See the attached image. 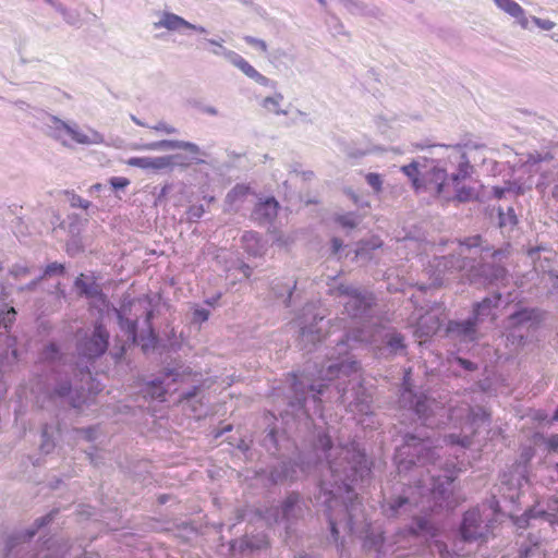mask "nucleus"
<instances>
[{
	"label": "nucleus",
	"mask_w": 558,
	"mask_h": 558,
	"mask_svg": "<svg viewBox=\"0 0 558 558\" xmlns=\"http://www.w3.org/2000/svg\"><path fill=\"white\" fill-rule=\"evenodd\" d=\"M313 456L305 461H281L269 472L271 484L293 482L312 469L319 470L318 501L325 506V514L333 541L338 539V525L342 522L350 533L364 532L369 526L363 505L353 490V485L364 481L371 465L364 449L356 441L345 446H333L329 435L318 433L313 446Z\"/></svg>",
	"instance_id": "obj_3"
},
{
	"label": "nucleus",
	"mask_w": 558,
	"mask_h": 558,
	"mask_svg": "<svg viewBox=\"0 0 558 558\" xmlns=\"http://www.w3.org/2000/svg\"><path fill=\"white\" fill-rule=\"evenodd\" d=\"M52 521V514L49 513L35 520L34 525L24 532H17L10 535L5 543L7 558H59L50 554L49 548H43L37 554H31L28 542L36 535L38 530Z\"/></svg>",
	"instance_id": "obj_9"
},
{
	"label": "nucleus",
	"mask_w": 558,
	"mask_h": 558,
	"mask_svg": "<svg viewBox=\"0 0 558 558\" xmlns=\"http://www.w3.org/2000/svg\"><path fill=\"white\" fill-rule=\"evenodd\" d=\"M497 251L489 253L488 250L481 247V236L468 239L458 245L454 254L436 257L433 267L436 268L434 282L442 284L444 276L447 271H461L470 284L478 288L505 286L508 280V274L504 266L487 262V258H494Z\"/></svg>",
	"instance_id": "obj_4"
},
{
	"label": "nucleus",
	"mask_w": 558,
	"mask_h": 558,
	"mask_svg": "<svg viewBox=\"0 0 558 558\" xmlns=\"http://www.w3.org/2000/svg\"><path fill=\"white\" fill-rule=\"evenodd\" d=\"M336 221L340 226H342L343 228L353 229V228H355L359 225L360 219H359V217L355 214L348 213V214H344V215H339L336 218Z\"/></svg>",
	"instance_id": "obj_37"
},
{
	"label": "nucleus",
	"mask_w": 558,
	"mask_h": 558,
	"mask_svg": "<svg viewBox=\"0 0 558 558\" xmlns=\"http://www.w3.org/2000/svg\"><path fill=\"white\" fill-rule=\"evenodd\" d=\"M440 327L439 319L433 314H426L420 317L416 324L415 335L418 338L434 335Z\"/></svg>",
	"instance_id": "obj_24"
},
{
	"label": "nucleus",
	"mask_w": 558,
	"mask_h": 558,
	"mask_svg": "<svg viewBox=\"0 0 558 558\" xmlns=\"http://www.w3.org/2000/svg\"><path fill=\"white\" fill-rule=\"evenodd\" d=\"M154 28H166L169 32L178 33L192 31L199 35H204V37H201L197 40L198 49L206 50L216 57H222L229 62L235 54V51L230 50L225 46L223 38L219 36L214 38H207L206 35L208 34V29L206 27L198 24H192L182 16L169 11H163L160 14V19L154 23Z\"/></svg>",
	"instance_id": "obj_7"
},
{
	"label": "nucleus",
	"mask_w": 558,
	"mask_h": 558,
	"mask_svg": "<svg viewBox=\"0 0 558 558\" xmlns=\"http://www.w3.org/2000/svg\"><path fill=\"white\" fill-rule=\"evenodd\" d=\"M44 278V276H40L38 277L37 279H34L33 281H31L29 283H27L25 287H22L21 290L24 291V290H28V291H32V290H35L37 284L39 283V281Z\"/></svg>",
	"instance_id": "obj_62"
},
{
	"label": "nucleus",
	"mask_w": 558,
	"mask_h": 558,
	"mask_svg": "<svg viewBox=\"0 0 558 558\" xmlns=\"http://www.w3.org/2000/svg\"><path fill=\"white\" fill-rule=\"evenodd\" d=\"M110 185L114 190H122L130 184V180L124 177H112L109 180Z\"/></svg>",
	"instance_id": "obj_53"
},
{
	"label": "nucleus",
	"mask_w": 558,
	"mask_h": 558,
	"mask_svg": "<svg viewBox=\"0 0 558 558\" xmlns=\"http://www.w3.org/2000/svg\"><path fill=\"white\" fill-rule=\"evenodd\" d=\"M425 191L442 202L469 203L477 198L478 193L474 185L466 181L449 179L444 168L434 166L424 175Z\"/></svg>",
	"instance_id": "obj_6"
},
{
	"label": "nucleus",
	"mask_w": 558,
	"mask_h": 558,
	"mask_svg": "<svg viewBox=\"0 0 558 558\" xmlns=\"http://www.w3.org/2000/svg\"><path fill=\"white\" fill-rule=\"evenodd\" d=\"M16 317L14 307H8L3 304L0 307V348L4 350L5 359L15 361L17 359V350L15 349V338L8 335L9 328L12 326Z\"/></svg>",
	"instance_id": "obj_12"
},
{
	"label": "nucleus",
	"mask_w": 558,
	"mask_h": 558,
	"mask_svg": "<svg viewBox=\"0 0 558 558\" xmlns=\"http://www.w3.org/2000/svg\"><path fill=\"white\" fill-rule=\"evenodd\" d=\"M454 362L466 372H474L477 369V365L470 360L457 356Z\"/></svg>",
	"instance_id": "obj_54"
},
{
	"label": "nucleus",
	"mask_w": 558,
	"mask_h": 558,
	"mask_svg": "<svg viewBox=\"0 0 558 558\" xmlns=\"http://www.w3.org/2000/svg\"><path fill=\"white\" fill-rule=\"evenodd\" d=\"M401 171L411 180L413 186L418 190L421 187L425 189L424 184V175L427 171H425L422 175V181L420 180V163L413 160L411 163L402 166Z\"/></svg>",
	"instance_id": "obj_28"
},
{
	"label": "nucleus",
	"mask_w": 558,
	"mask_h": 558,
	"mask_svg": "<svg viewBox=\"0 0 558 558\" xmlns=\"http://www.w3.org/2000/svg\"><path fill=\"white\" fill-rule=\"evenodd\" d=\"M500 226L514 225L517 222V217L513 208L509 207L507 214L499 213Z\"/></svg>",
	"instance_id": "obj_50"
},
{
	"label": "nucleus",
	"mask_w": 558,
	"mask_h": 558,
	"mask_svg": "<svg viewBox=\"0 0 558 558\" xmlns=\"http://www.w3.org/2000/svg\"><path fill=\"white\" fill-rule=\"evenodd\" d=\"M501 294L499 292L494 293L490 296L483 299L473 306L472 318L478 324L485 318L493 315V310L499 305Z\"/></svg>",
	"instance_id": "obj_22"
},
{
	"label": "nucleus",
	"mask_w": 558,
	"mask_h": 558,
	"mask_svg": "<svg viewBox=\"0 0 558 558\" xmlns=\"http://www.w3.org/2000/svg\"><path fill=\"white\" fill-rule=\"evenodd\" d=\"M84 389L83 387H72V384L69 379L60 380L57 383L51 398L57 400L64 405H70L72 408H80L84 400Z\"/></svg>",
	"instance_id": "obj_13"
},
{
	"label": "nucleus",
	"mask_w": 558,
	"mask_h": 558,
	"mask_svg": "<svg viewBox=\"0 0 558 558\" xmlns=\"http://www.w3.org/2000/svg\"><path fill=\"white\" fill-rule=\"evenodd\" d=\"M398 404L401 423L417 420L434 428L445 424L447 418L461 432L445 435L437 444L427 436L410 433L403 436V442L395 454L402 488L381 504V512L388 519L416 518L420 513L448 507L453 476L449 474V463L444 459V449L439 442L468 448L477 428L489 418L483 408L474 409L466 402L447 411L436 399L409 388L401 391Z\"/></svg>",
	"instance_id": "obj_1"
},
{
	"label": "nucleus",
	"mask_w": 558,
	"mask_h": 558,
	"mask_svg": "<svg viewBox=\"0 0 558 558\" xmlns=\"http://www.w3.org/2000/svg\"><path fill=\"white\" fill-rule=\"evenodd\" d=\"M365 547L374 548L377 551H381L383 549V537L381 535L373 536L368 535L365 541Z\"/></svg>",
	"instance_id": "obj_48"
},
{
	"label": "nucleus",
	"mask_w": 558,
	"mask_h": 558,
	"mask_svg": "<svg viewBox=\"0 0 558 558\" xmlns=\"http://www.w3.org/2000/svg\"><path fill=\"white\" fill-rule=\"evenodd\" d=\"M109 333L107 329L101 325L97 324L90 336L85 337L77 343V353L82 361L76 363V369L78 371L82 379L90 378V371L88 362L101 356L108 349Z\"/></svg>",
	"instance_id": "obj_10"
},
{
	"label": "nucleus",
	"mask_w": 558,
	"mask_h": 558,
	"mask_svg": "<svg viewBox=\"0 0 558 558\" xmlns=\"http://www.w3.org/2000/svg\"><path fill=\"white\" fill-rule=\"evenodd\" d=\"M46 133L63 146H70L69 138L81 145H99L105 143V137L98 131L88 128L83 131L75 122L69 123L54 116H47L45 122Z\"/></svg>",
	"instance_id": "obj_8"
},
{
	"label": "nucleus",
	"mask_w": 558,
	"mask_h": 558,
	"mask_svg": "<svg viewBox=\"0 0 558 558\" xmlns=\"http://www.w3.org/2000/svg\"><path fill=\"white\" fill-rule=\"evenodd\" d=\"M243 39L247 45L260 50L264 53H266L268 50V46H267L266 41L263 39H259V38H256L253 36H248V35L245 36Z\"/></svg>",
	"instance_id": "obj_43"
},
{
	"label": "nucleus",
	"mask_w": 558,
	"mask_h": 558,
	"mask_svg": "<svg viewBox=\"0 0 558 558\" xmlns=\"http://www.w3.org/2000/svg\"><path fill=\"white\" fill-rule=\"evenodd\" d=\"M247 194V187L244 185H235L226 196V202L232 206L236 201L241 199Z\"/></svg>",
	"instance_id": "obj_38"
},
{
	"label": "nucleus",
	"mask_w": 558,
	"mask_h": 558,
	"mask_svg": "<svg viewBox=\"0 0 558 558\" xmlns=\"http://www.w3.org/2000/svg\"><path fill=\"white\" fill-rule=\"evenodd\" d=\"M179 376V373L174 372L173 369L166 373L163 379H155L150 381L147 386V393L150 395L153 399L163 401L165 396L167 393V388L165 387V381L172 377V381L177 380V377Z\"/></svg>",
	"instance_id": "obj_25"
},
{
	"label": "nucleus",
	"mask_w": 558,
	"mask_h": 558,
	"mask_svg": "<svg viewBox=\"0 0 558 558\" xmlns=\"http://www.w3.org/2000/svg\"><path fill=\"white\" fill-rule=\"evenodd\" d=\"M324 320V317H318L317 315L314 316V322L310 325L304 324L303 322L300 323L301 325V333H300V340L303 344V348L307 351H311V348H307L308 344H312L313 347L319 342L323 338V327L318 326Z\"/></svg>",
	"instance_id": "obj_17"
},
{
	"label": "nucleus",
	"mask_w": 558,
	"mask_h": 558,
	"mask_svg": "<svg viewBox=\"0 0 558 558\" xmlns=\"http://www.w3.org/2000/svg\"><path fill=\"white\" fill-rule=\"evenodd\" d=\"M147 150H174V149H183L190 153L191 155L198 156L202 154V150L198 145L192 142L178 141V140H162L158 142H153L146 144L144 146Z\"/></svg>",
	"instance_id": "obj_16"
},
{
	"label": "nucleus",
	"mask_w": 558,
	"mask_h": 558,
	"mask_svg": "<svg viewBox=\"0 0 558 558\" xmlns=\"http://www.w3.org/2000/svg\"><path fill=\"white\" fill-rule=\"evenodd\" d=\"M209 311L206 308H196L193 313V320L196 323H204L209 318Z\"/></svg>",
	"instance_id": "obj_57"
},
{
	"label": "nucleus",
	"mask_w": 558,
	"mask_h": 558,
	"mask_svg": "<svg viewBox=\"0 0 558 558\" xmlns=\"http://www.w3.org/2000/svg\"><path fill=\"white\" fill-rule=\"evenodd\" d=\"M80 434L84 436L86 440H93L95 438V429L92 427L88 428H82L77 430Z\"/></svg>",
	"instance_id": "obj_60"
},
{
	"label": "nucleus",
	"mask_w": 558,
	"mask_h": 558,
	"mask_svg": "<svg viewBox=\"0 0 558 558\" xmlns=\"http://www.w3.org/2000/svg\"><path fill=\"white\" fill-rule=\"evenodd\" d=\"M495 5L504 13L510 15L523 29H531L530 19L525 10L513 0H493Z\"/></svg>",
	"instance_id": "obj_19"
},
{
	"label": "nucleus",
	"mask_w": 558,
	"mask_h": 558,
	"mask_svg": "<svg viewBox=\"0 0 558 558\" xmlns=\"http://www.w3.org/2000/svg\"><path fill=\"white\" fill-rule=\"evenodd\" d=\"M302 514L301 496L298 493H291L283 500L280 508L276 509L275 521L294 520Z\"/></svg>",
	"instance_id": "obj_15"
},
{
	"label": "nucleus",
	"mask_w": 558,
	"mask_h": 558,
	"mask_svg": "<svg viewBox=\"0 0 558 558\" xmlns=\"http://www.w3.org/2000/svg\"><path fill=\"white\" fill-rule=\"evenodd\" d=\"M282 99L283 96L281 94H276L275 96L266 97L263 100L262 106L267 111L272 112L277 116L287 114V111L280 109V104Z\"/></svg>",
	"instance_id": "obj_31"
},
{
	"label": "nucleus",
	"mask_w": 558,
	"mask_h": 558,
	"mask_svg": "<svg viewBox=\"0 0 558 558\" xmlns=\"http://www.w3.org/2000/svg\"><path fill=\"white\" fill-rule=\"evenodd\" d=\"M545 444L549 451L557 452L558 451V434L551 435L545 440Z\"/></svg>",
	"instance_id": "obj_58"
},
{
	"label": "nucleus",
	"mask_w": 558,
	"mask_h": 558,
	"mask_svg": "<svg viewBox=\"0 0 558 558\" xmlns=\"http://www.w3.org/2000/svg\"><path fill=\"white\" fill-rule=\"evenodd\" d=\"M543 520L549 525H558V497L551 496L543 501H537L532 508L518 517L514 524L518 529L534 526V521Z\"/></svg>",
	"instance_id": "obj_11"
},
{
	"label": "nucleus",
	"mask_w": 558,
	"mask_h": 558,
	"mask_svg": "<svg viewBox=\"0 0 558 558\" xmlns=\"http://www.w3.org/2000/svg\"><path fill=\"white\" fill-rule=\"evenodd\" d=\"M205 213V208L203 205H193L187 210V216L190 220L196 221L203 217Z\"/></svg>",
	"instance_id": "obj_52"
},
{
	"label": "nucleus",
	"mask_w": 558,
	"mask_h": 558,
	"mask_svg": "<svg viewBox=\"0 0 558 558\" xmlns=\"http://www.w3.org/2000/svg\"><path fill=\"white\" fill-rule=\"evenodd\" d=\"M41 438H43V440H41V445H40V450H41V452L48 454L53 449L54 442L52 439H50L49 428L47 425L43 429Z\"/></svg>",
	"instance_id": "obj_42"
},
{
	"label": "nucleus",
	"mask_w": 558,
	"mask_h": 558,
	"mask_svg": "<svg viewBox=\"0 0 558 558\" xmlns=\"http://www.w3.org/2000/svg\"><path fill=\"white\" fill-rule=\"evenodd\" d=\"M435 547L437 551L439 553L441 558H452L453 555L450 554L447 546L444 543H436Z\"/></svg>",
	"instance_id": "obj_59"
},
{
	"label": "nucleus",
	"mask_w": 558,
	"mask_h": 558,
	"mask_svg": "<svg viewBox=\"0 0 558 558\" xmlns=\"http://www.w3.org/2000/svg\"><path fill=\"white\" fill-rule=\"evenodd\" d=\"M340 295L347 296L344 311L352 318H360L361 323L345 335V339L337 341L333 354L328 357L327 364L320 368L316 363L307 362L303 372L293 374L291 379L292 396L289 405L294 411H303L307 415L322 412V402L331 399L335 390L337 400L354 414L369 416L373 414L372 395L362 385L359 375V363L349 354V349L356 344L376 343L381 337L383 328L372 320L374 296L366 290L353 286L340 284Z\"/></svg>",
	"instance_id": "obj_2"
},
{
	"label": "nucleus",
	"mask_w": 558,
	"mask_h": 558,
	"mask_svg": "<svg viewBox=\"0 0 558 558\" xmlns=\"http://www.w3.org/2000/svg\"><path fill=\"white\" fill-rule=\"evenodd\" d=\"M177 157L159 156L149 157V170H161L173 167V161Z\"/></svg>",
	"instance_id": "obj_33"
},
{
	"label": "nucleus",
	"mask_w": 558,
	"mask_h": 558,
	"mask_svg": "<svg viewBox=\"0 0 558 558\" xmlns=\"http://www.w3.org/2000/svg\"><path fill=\"white\" fill-rule=\"evenodd\" d=\"M387 345L390 352L398 353L405 349L404 338L399 332H392L387 336Z\"/></svg>",
	"instance_id": "obj_32"
},
{
	"label": "nucleus",
	"mask_w": 558,
	"mask_h": 558,
	"mask_svg": "<svg viewBox=\"0 0 558 558\" xmlns=\"http://www.w3.org/2000/svg\"><path fill=\"white\" fill-rule=\"evenodd\" d=\"M296 288L294 280H277L272 283L271 291L278 299H283L286 306H290L293 290Z\"/></svg>",
	"instance_id": "obj_26"
},
{
	"label": "nucleus",
	"mask_w": 558,
	"mask_h": 558,
	"mask_svg": "<svg viewBox=\"0 0 558 558\" xmlns=\"http://www.w3.org/2000/svg\"><path fill=\"white\" fill-rule=\"evenodd\" d=\"M530 19V23H534L538 28L543 29V31H550L555 27V22L550 21V20H545V19H539L537 16H531L529 17Z\"/></svg>",
	"instance_id": "obj_47"
},
{
	"label": "nucleus",
	"mask_w": 558,
	"mask_h": 558,
	"mask_svg": "<svg viewBox=\"0 0 558 558\" xmlns=\"http://www.w3.org/2000/svg\"><path fill=\"white\" fill-rule=\"evenodd\" d=\"M533 318V311L524 308L511 314L508 318L509 325L517 326L525 322H530Z\"/></svg>",
	"instance_id": "obj_34"
},
{
	"label": "nucleus",
	"mask_w": 558,
	"mask_h": 558,
	"mask_svg": "<svg viewBox=\"0 0 558 558\" xmlns=\"http://www.w3.org/2000/svg\"><path fill=\"white\" fill-rule=\"evenodd\" d=\"M201 111L208 116H218V110L214 106H203L201 107Z\"/></svg>",
	"instance_id": "obj_64"
},
{
	"label": "nucleus",
	"mask_w": 558,
	"mask_h": 558,
	"mask_svg": "<svg viewBox=\"0 0 558 558\" xmlns=\"http://www.w3.org/2000/svg\"><path fill=\"white\" fill-rule=\"evenodd\" d=\"M377 130L385 135L386 137L392 140L397 136V132L393 129L392 125H390V121L388 119H385L383 117H377L376 121Z\"/></svg>",
	"instance_id": "obj_35"
},
{
	"label": "nucleus",
	"mask_w": 558,
	"mask_h": 558,
	"mask_svg": "<svg viewBox=\"0 0 558 558\" xmlns=\"http://www.w3.org/2000/svg\"><path fill=\"white\" fill-rule=\"evenodd\" d=\"M116 314L118 318V324L120 326L121 331H123L124 333L126 342H130L131 344H136L138 342L136 322L125 316V307L116 310Z\"/></svg>",
	"instance_id": "obj_23"
},
{
	"label": "nucleus",
	"mask_w": 558,
	"mask_h": 558,
	"mask_svg": "<svg viewBox=\"0 0 558 558\" xmlns=\"http://www.w3.org/2000/svg\"><path fill=\"white\" fill-rule=\"evenodd\" d=\"M65 194L68 195V199H69L71 207H73V208L80 207L83 209L89 208V206H90L89 201L82 198L80 195H77L73 192L66 191Z\"/></svg>",
	"instance_id": "obj_40"
},
{
	"label": "nucleus",
	"mask_w": 558,
	"mask_h": 558,
	"mask_svg": "<svg viewBox=\"0 0 558 558\" xmlns=\"http://www.w3.org/2000/svg\"><path fill=\"white\" fill-rule=\"evenodd\" d=\"M150 129L157 131V132H162V133H166V134H175L178 133V130L172 126V125H169L165 122H158L156 125H153L150 126Z\"/></svg>",
	"instance_id": "obj_55"
},
{
	"label": "nucleus",
	"mask_w": 558,
	"mask_h": 558,
	"mask_svg": "<svg viewBox=\"0 0 558 558\" xmlns=\"http://www.w3.org/2000/svg\"><path fill=\"white\" fill-rule=\"evenodd\" d=\"M328 26H329L330 33L333 37L347 35L343 24L336 16L330 17V20L328 22Z\"/></svg>",
	"instance_id": "obj_41"
},
{
	"label": "nucleus",
	"mask_w": 558,
	"mask_h": 558,
	"mask_svg": "<svg viewBox=\"0 0 558 558\" xmlns=\"http://www.w3.org/2000/svg\"><path fill=\"white\" fill-rule=\"evenodd\" d=\"M477 323L469 317L465 320H453L448 324V331L451 335L459 337L462 341H475L477 338Z\"/></svg>",
	"instance_id": "obj_20"
},
{
	"label": "nucleus",
	"mask_w": 558,
	"mask_h": 558,
	"mask_svg": "<svg viewBox=\"0 0 558 558\" xmlns=\"http://www.w3.org/2000/svg\"><path fill=\"white\" fill-rule=\"evenodd\" d=\"M198 391H199L198 387H193L191 390L183 393V399L191 401L192 399H194L197 396Z\"/></svg>",
	"instance_id": "obj_61"
},
{
	"label": "nucleus",
	"mask_w": 558,
	"mask_h": 558,
	"mask_svg": "<svg viewBox=\"0 0 558 558\" xmlns=\"http://www.w3.org/2000/svg\"><path fill=\"white\" fill-rule=\"evenodd\" d=\"M365 179H366L367 184L369 186H372V189L375 192H379L381 190L383 179L378 173H373V172L367 173Z\"/></svg>",
	"instance_id": "obj_44"
},
{
	"label": "nucleus",
	"mask_w": 558,
	"mask_h": 558,
	"mask_svg": "<svg viewBox=\"0 0 558 558\" xmlns=\"http://www.w3.org/2000/svg\"><path fill=\"white\" fill-rule=\"evenodd\" d=\"M130 345H132L130 342H126V340H123V343L118 345V344H114L113 348L110 350V355L116 360V361H120L125 351H126V348H129Z\"/></svg>",
	"instance_id": "obj_45"
},
{
	"label": "nucleus",
	"mask_w": 558,
	"mask_h": 558,
	"mask_svg": "<svg viewBox=\"0 0 558 558\" xmlns=\"http://www.w3.org/2000/svg\"><path fill=\"white\" fill-rule=\"evenodd\" d=\"M168 157H177L173 161V166H182V167H187L196 160L195 155H192V157H186L181 154H175V155H169Z\"/></svg>",
	"instance_id": "obj_51"
},
{
	"label": "nucleus",
	"mask_w": 558,
	"mask_h": 558,
	"mask_svg": "<svg viewBox=\"0 0 558 558\" xmlns=\"http://www.w3.org/2000/svg\"><path fill=\"white\" fill-rule=\"evenodd\" d=\"M61 357L62 354L54 343H49L46 345L40 353V359L46 362H54L57 360H61Z\"/></svg>",
	"instance_id": "obj_36"
},
{
	"label": "nucleus",
	"mask_w": 558,
	"mask_h": 558,
	"mask_svg": "<svg viewBox=\"0 0 558 558\" xmlns=\"http://www.w3.org/2000/svg\"><path fill=\"white\" fill-rule=\"evenodd\" d=\"M149 157H132L126 161L131 167H137L145 170H149Z\"/></svg>",
	"instance_id": "obj_46"
},
{
	"label": "nucleus",
	"mask_w": 558,
	"mask_h": 558,
	"mask_svg": "<svg viewBox=\"0 0 558 558\" xmlns=\"http://www.w3.org/2000/svg\"><path fill=\"white\" fill-rule=\"evenodd\" d=\"M278 207V202L274 197H268L256 204L252 211V219L258 225H268L277 217Z\"/></svg>",
	"instance_id": "obj_18"
},
{
	"label": "nucleus",
	"mask_w": 558,
	"mask_h": 558,
	"mask_svg": "<svg viewBox=\"0 0 558 558\" xmlns=\"http://www.w3.org/2000/svg\"><path fill=\"white\" fill-rule=\"evenodd\" d=\"M151 318H153V312L149 311V312H147L146 319H145V322L148 326V336H147V338L142 337V340H143L142 348L144 351H146L149 347H153L155 343V340H156V336L150 326Z\"/></svg>",
	"instance_id": "obj_39"
},
{
	"label": "nucleus",
	"mask_w": 558,
	"mask_h": 558,
	"mask_svg": "<svg viewBox=\"0 0 558 558\" xmlns=\"http://www.w3.org/2000/svg\"><path fill=\"white\" fill-rule=\"evenodd\" d=\"M342 247V241L337 239V238H333L331 240V250H332V253L333 254H338L340 248Z\"/></svg>",
	"instance_id": "obj_63"
},
{
	"label": "nucleus",
	"mask_w": 558,
	"mask_h": 558,
	"mask_svg": "<svg viewBox=\"0 0 558 558\" xmlns=\"http://www.w3.org/2000/svg\"><path fill=\"white\" fill-rule=\"evenodd\" d=\"M461 160L459 161L458 169L456 172L449 175V179H457V181H468L473 173V166L470 162L466 154H461Z\"/></svg>",
	"instance_id": "obj_29"
},
{
	"label": "nucleus",
	"mask_w": 558,
	"mask_h": 558,
	"mask_svg": "<svg viewBox=\"0 0 558 558\" xmlns=\"http://www.w3.org/2000/svg\"><path fill=\"white\" fill-rule=\"evenodd\" d=\"M74 286L80 291V294L87 298H98L101 295L100 287L95 281H86L84 275L76 278Z\"/></svg>",
	"instance_id": "obj_27"
},
{
	"label": "nucleus",
	"mask_w": 558,
	"mask_h": 558,
	"mask_svg": "<svg viewBox=\"0 0 558 558\" xmlns=\"http://www.w3.org/2000/svg\"><path fill=\"white\" fill-rule=\"evenodd\" d=\"M498 515L499 502L495 496L483 502L481 506L466 511L460 526V539L454 543L453 555H464L463 549L459 547L461 543L487 539Z\"/></svg>",
	"instance_id": "obj_5"
},
{
	"label": "nucleus",
	"mask_w": 558,
	"mask_h": 558,
	"mask_svg": "<svg viewBox=\"0 0 558 558\" xmlns=\"http://www.w3.org/2000/svg\"><path fill=\"white\" fill-rule=\"evenodd\" d=\"M230 63L238 68L243 74L253 80L255 83L262 86H271L274 82L259 73L251 63H248L242 56L238 52L230 60Z\"/></svg>",
	"instance_id": "obj_21"
},
{
	"label": "nucleus",
	"mask_w": 558,
	"mask_h": 558,
	"mask_svg": "<svg viewBox=\"0 0 558 558\" xmlns=\"http://www.w3.org/2000/svg\"><path fill=\"white\" fill-rule=\"evenodd\" d=\"M349 9L351 12L361 14L364 16L377 17L380 13V10L377 7L368 5L359 0H348Z\"/></svg>",
	"instance_id": "obj_30"
},
{
	"label": "nucleus",
	"mask_w": 558,
	"mask_h": 558,
	"mask_svg": "<svg viewBox=\"0 0 558 558\" xmlns=\"http://www.w3.org/2000/svg\"><path fill=\"white\" fill-rule=\"evenodd\" d=\"M10 274L14 278H22L29 274V268L27 266L16 264L11 268Z\"/></svg>",
	"instance_id": "obj_56"
},
{
	"label": "nucleus",
	"mask_w": 558,
	"mask_h": 558,
	"mask_svg": "<svg viewBox=\"0 0 558 558\" xmlns=\"http://www.w3.org/2000/svg\"><path fill=\"white\" fill-rule=\"evenodd\" d=\"M63 272H64V266L62 264L51 263L46 267V269L41 276L51 277L53 275H62Z\"/></svg>",
	"instance_id": "obj_49"
},
{
	"label": "nucleus",
	"mask_w": 558,
	"mask_h": 558,
	"mask_svg": "<svg viewBox=\"0 0 558 558\" xmlns=\"http://www.w3.org/2000/svg\"><path fill=\"white\" fill-rule=\"evenodd\" d=\"M548 543L539 535L530 533L521 544L519 558H558V555L548 554Z\"/></svg>",
	"instance_id": "obj_14"
}]
</instances>
